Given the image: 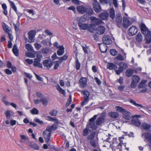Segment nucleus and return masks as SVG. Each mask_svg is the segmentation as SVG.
<instances>
[{
  "label": "nucleus",
  "mask_w": 151,
  "mask_h": 151,
  "mask_svg": "<svg viewBox=\"0 0 151 151\" xmlns=\"http://www.w3.org/2000/svg\"><path fill=\"white\" fill-rule=\"evenodd\" d=\"M90 128H91V127L87 125L86 127L83 130L82 134L84 137L87 136V140L90 141L91 144L93 147L96 148L97 146V145L96 141L94 139L96 135V132H93L91 134L88 135L89 132L91 131V130L89 129Z\"/></svg>",
  "instance_id": "nucleus-1"
},
{
  "label": "nucleus",
  "mask_w": 151,
  "mask_h": 151,
  "mask_svg": "<svg viewBox=\"0 0 151 151\" xmlns=\"http://www.w3.org/2000/svg\"><path fill=\"white\" fill-rule=\"evenodd\" d=\"M58 125L54 123L52 125L48 126L46 128V130L43 132L44 138L45 141L48 144L50 143L49 140L50 139L51 131L55 130L57 128Z\"/></svg>",
  "instance_id": "nucleus-2"
},
{
  "label": "nucleus",
  "mask_w": 151,
  "mask_h": 151,
  "mask_svg": "<svg viewBox=\"0 0 151 151\" xmlns=\"http://www.w3.org/2000/svg\"><path fill=\"white\" fill-rule=\"evenodd\" d=\"M106 116V113L104 112H102L101 114V116L98 118L96 121V125L100 126L104 123L105 122Z\"/></svg>",
  "instance_id": "nucleus-3"
},
{
  "label": "nucleus",
  "mask_w": 151,
  "mask_h": 151,
  "mask_svg": "<svg viewBox=\"0 0 151 151\" xmlns=\"http://www.w3.org/2000/svg\"><path fill=\"white\" fill-rule=\"evenodd\" d=\"M97 116V115H94L89 120V122L87 125L91 127V128L93 130H96L97 127L95 125V120Z\"/></svg>",
  "instance_id": "nucleus-4"
},
{
  "label": "nucleus",
  "mask_w": 151,
  "mask_h": 151,
  "mask_svg": "<svg viewBox=\"0 0 151 151\" xmlns=\"http://www.w3.org/2000/svg\"><path fill=\"white\" fill-rule=\"evenodd\" d=\"M102 41L104 44L105 45H109L112 43V41L110 37L108 35H104L102 38Z\"/></svg>",
  "instance_id": "nucleus-5"
},
{
  "label": "nucleus",
  "mask_w": 151,
  "mask_h": 151,
  "mask_svg": "<svg viewBox=\"0 0 151 151\" xmlns=\"http://www.w3.org/2000/svg\"><path fill=\"white\" fill-rule=\"evenodd\" d=\"M122 17L121 14L118 13L116 14V25L119 28L122 27Z\"/></svg>",
  "instance_id": "nucleus-6"
},
{
  "label": "nucleus",
  "mask_w": 151,
  "mask_h": 151,
  "mask_svg": "<svg viewBox=\"0 0 151 151\" xmlns=\"http://www.w3.org/2000/svg\"><path fill=\"white\" fill-rule=\"evenodd\" d=\"M93 5V9L96 13H98L101 11V7L98 2H94Z\"/></svg>",
  "instance_id": "nucleus-7"
},
{
  "label": "nucleus",
  "mask_w": 151,
  "mask_h": 151,
  "mask_svg": "<svg viewBox=\"0 0 151 151\" xmlns=\"http://www.w3.org/2000/svg\"><path fill=\"white\" fill-rule=\"evenodd\" d=\"M137 29L135 26H132L129 29L128 34L129 36H133L137 32Z\"/></svg>",
  "instance_id": "nucleus-8"
},
{
  "label": "nucleus",
  "mask_w": 151,
  "mask_h": 151,
  "mask_svg": "<svg viewBox=\"0 0 151 151\" xmlns=\"http://www.w3.org/2000/svg\"><path fill=\"white\" fill-rule=\"evenodd\" d=\"M91 21L92 24L95 26V25H99L102 23V20L96 18L95 17H91Z\"/></svg>",
  "instance_id": "nucleus-9"
},
{
  "label": "nucleus",
  "mask_w": 151,
  "mask_h": 151,
  "mask_svg": "<svg viewBox=\"0 0 151 151\" xmlns=\"http://www.w3.org/2000/svg\"><path fill=\"white\" fill-rule=\"evenodd\" d=\"M132 24V22L129 20L127 17H123V25L124 28H127Z\"/></svg>",
  "instance_id": "nucleus-10"
},
{
  "label": "nucleus",
  "mask_w": 151,
  "mask_h": 151,
  "mask_svg": "<svg viewBox=\"0 0 151 151\" xmlns=\"http://www.w3.org/2000/svg\"><path fill=\"white\" fill-rule=\"evenodd\" d=\"M147 32V34H145V40L146 41V43L149 44L151 43V32L149 31L148 29Z\"/></svg>",
  "instance_id": "nucleus-11"
},
{
  "label": "nucleus",
  "mask_w": 151,
  "mask_h": 151,
  "mask_svg": "<svg viewBox=\"0 0 151 151\" xmlns=\"http://www.w3.org/2000/svg\"><path fill=\"white\" fill-rule=\"evenodd\" d=\"M87 81V79L85 77H83L81 78L79 81L80 86L81 87L83 88H84L86 86Z\"/></svg>",
  "instance_id": "nucleus-12"
},
{
  "label": "nucleus",
  "mask_w": 151,
  "mask_h": 151,
  "mask_svg": "<svg viewBox=\"0 0 151 151\" xmlns=\"http://www.w3.org/2000/svg\"><path fill=\"white\" fill-rule=\"evenodd\" d=\"M58 49L57 50V54L60 56L62 55L65 52V48L63 45H59Z\"/></svg>",
  "instance_id": "nucleus-13"
},
{
  "label": "nucleus",
  "mask_w": 151,
  "mask_h": 151,
  "mask_svg": "<svg viewBox=\"0 0 151 151\" xmlns=\"http://www.w3.org/2000/svg\"><path fill=\"white\" fill-rule=\"evenodd\" d=\"M131 124L136 127L140 126L141 123L137 118H133L131 120Z\"/></svg>",
  "instance_id": "nucleus-14"
},
{
  "label": "nucleus",
  "mask_w": 151,
  "mask_h": 151,
  "mask_svg": "<svg viewBox=\"0 0 151 151\" xmlns=\"http://www.w3.org/2000/svg\"><path fill=\"white\" fill-rule=\"evenodd\" d=\"M97 31V33L99 35H101L103 34L105 31V27L102 26H99L96 29Z\"/></svg>",
  "instance_id": "nucleus-15"
},
{
  "label": "nucleus",
  "mask_w": 151,
  "mask_h": 151,
  "mask_svg": "<svg viewBox=\"0 0 151 151\" xmlns=\"http://www.w3.org/2000/svg\"><path fill=\"white\" fill-rule=\"evenodd\" d=\"M106 68L109 70H115L117 68V66L113 63H108L107 64Z\"/></svg>",
  "instance_id": "nucleus-16"
},
{
  "label": "nucleus",
  "mask_w": 151,
  "mask_h": 151,
  "mask_svg": "<svg viewBox=\"0 0 151 151\" xmlns=\"http://www.w3.org/2000/svg\"><path fill=\"white\" fill-rule=\"evenodd\" d=\"M139 27L142 33L143 34H145L148 30V28L143 23H142L140 25Z\"/></svg>",
  "instance_id": "nucleus-17"
},
{
  "label": "nucleus",
  "mask_w": 151,
  "mask_h": 151,
  "mask_svg": "<svg viewBox=\"0 0 151 151\" xmlns=\"http://www.w3.org/2000/svg\"><path fill=\"white\" fill-rule=\"evenodd\" d=\"M86 8L83 6H78L77 7L76 9L79 13L83 14L85 13Z\"/></svg>",
  "instance_id": "nucleus-18"
},
{
  "label": "nucleus",
  "mask_w": 151,
  "mask_h": 151,
  "mask_svg": "<svg viewBox=\"0 0 151 151\" xmlns=\"http://www.w3.org/2000/svg\"><path fill=\"white\" fill-rule=\"evenodd\" d=\"M49 61L48 60H45L43 61V64L45 67H47L48 69H49L52 66V62L49 63Z\"/></svg>",
  "instance_id": "nucleus-19"
},
{
  "label": "nucleus",
  "mask_w": 151,
  "mask_h": 151,
  "mask_svg": "<svg viewBox=\"0 0 151 151\" xmlns=\"http://www.w3.org/2000/svg\"><path fill=\"white\" fill-rule=\"evenodd\" d=\"M123 117L127 120H129L131 117L130 112L127 111L126 110L122 113Z\"/></svg>",
  "instance_id": "nucleus-20"
},
{
  "label": "nucleus",
  "mask_w": 151,
  "mask_h": 151,
  "mask_svg": "<svg viewBox=\"0 0 151 151\" xmlns=\"http://www.w3.org/2000/svg\"><path fill=\"white\" fill-rule=\"evenodd\" d=\"M2 27L4 30L7 34L9 33L12 32L10 28L4 23H3L2 24Z\"/></svg>",
  "instance_id": "nucleus-21"
},
{
  "label": "nucleus",
  "mask_w": 151,
  "mask_h": 151,
  "mask_svg": "<svg viewBox=\"0 0 151 151\" xmlns=\"http://www.w3.org/2000/svg\"><path fill=\"white\" fill-rule=\"evenodd\" d=\"M108 14L106 12H102L99 15V17L103 20H106L107 19Z\"/></svg>",
  "instance_id": "nucleus-22"
},
{
  "label": "nucleus",
  "mask_w": 151,
  "mask_h": 151,
  "mask_svg": "<svg viewBox=\"0 0 151 151\" xmlns=\"http://www.w3.org/2000/svg\"><path fill=\"white\" fill-rule=\"evenodd\" d=\"M109 116L114 118H117L119 116V114L116 112H110L108 114Z\"/></svg>",
  "instance_id": "nucleus-23"
},
{
  "label": "nucleus",
  "mask_w": 151,
  "mask_h": 151,
  "mask_svg": "<svg viewBox=\"0 0 151 151\" xmlns=\"http://www.w3.org/2000/svg\"><path fill=\"white\" fill-rule=\"evenodd\" d=\"M21 140L20 141L21 143L26 142L27 143L29 141V139L27 136L23 135H20Z\"/></svg>",
  "instance_id": "nucleus-24"
},
{
  "label": "nucleus",
  "mask_w": 151,
  "mask_h": 151,
  "mask_svg": "<svg viewBox=\"0 0 151 151\" xmlns=\"http://www.w3.org/2000/svg\"><path fill=\"white\" fill-rule=\"evenodd\" d=\"M141 127L144 129L147 130H149L151 127V125L149 124L144 122L141 125Z\"/></svg>",
  "instance_id": "nucleus-25"
},
{
  "label": "nucleus",
  "mask_w": 151,
  "mask_h": 151,
  "mask_svg": "<svg viewBox=\"0 0 151 151\" xmlns=\"http://www.w3.org/2000/svg\"><path fill=\"white\" fill-rule=\"evenodd\" d=\"M19 18L17 20L16 24H15L14 23H13V25L14 27V29L16 32H18L19 30V27L20 26V23L19 21Z\"/></svg>",
  "instance_id": "nucleus-26"
},
{
  "label": "nucleus",
  "mask_w": 151,
  "mask_h": 151,
  "mask_svg": "<svg viewBox=\"0 0 151 151\" xmlns=\"http://www.w3.org/2000/svg\"><path fill=\"white\" fill-rule=\"evenodd\" d=\"M85 13L87 14L91 15L94 13V12L91 7L90 6H88L86 8Z\"/></svg>",
  "instance_id": "nucleus-27"
},
{
  "label": "nucleus",
  "mask_w": 151,
  "mask_h": 151,
  "mask_svg": "<svg viewBox=\"0 0 151 151\" xmlns=\"http://www.w3.org/2000/svg\"><path fill=\"white\" fill-rule=\"evenodd\" d=\"M12 51L14 55L17 56L19 55V50L16 45H14L13 46Z\"/></svg>",
  "instance_id": "nucleus-28"
},
{
  "label": "nucleus",
  "mask_w": 151,
  "mask_h": 151,
  "mask_svg": "<svg viewBox=\"0 0 151 151\" xmlns=\"http://www.w3.org/2000/svg\"><path fill=\"white\" fill-rule=\"evenodd\" d=\"M78 25L80 29L84 30L86 29L88 27V25L87 24L78 23Z\"/></svg>",
  "instance_id": "nucleus-29"
},
{
  "label": "nucleus",
  "mask_w": 151,
  "mask_h": 151,
  "mask_svg": "<svg viewBox=\"0 0 151 151\" xmlns=\"http://www.w3.org/2000/svg\"><path fill=\"white\" fill-rule=\"evenodd\" d=\"M81 92L84 95V99L88 100L89 96V92L88 91L83 90L81 91Z\"/></svg>",
  "instance_id": "nucleus-30"
},
{
  "label": "nucleus",
  "mask_w": 151,
  "mask_h": 151,
  "mask_svg": "<svg viewBox=\"0 0 151 151\" xmlns=\"http://www.w3.org/2000/svg\"><path fill=\"white\" fill-rule=\"evenodd\" d=\"M144 134L145 138L151 144V133L149 132H146L144 133Z\"/></svg>",
  "instance_id": "nucleus-31"
},
{
  "label": "nucleus",
  "mask_w": 151,
  "mask_h": 151,
  "mask_svg": "<svg viewBox=\"0 0 151 151\" xmlns=\"http://www.w3.org/2000/svg\"><path fill=\"white\" fill-rule=\"evenodd\" d=\"M87 18L86 17L83 16L80 18H77V20L78 21V23H83L86 20Z\"/></svg>",
  "instance_id": "nucleus-32"
},
{
  "label": "nucleus",
  "mask_w": 151,
  "mask_h": 151,
  "mask_svg": "<svg viewBox=\"0 0 151 151\" xmlns=\"http://www.w3.org/2000/svg\"><path fill=\"white\" fill-rule=\"evenodd\" d=\"M146 82V80H143L141 81L138 86V88L140 89L142 88L146 87L145 83Z\"/></svg>",
  "instance_id": "nucleus-33"
},
{
  "label": "nucleus",
  "mask_w": 151,
  "mask_h": 151,
  "mask_svg": "<svg viewBox=\"0 0 151 151\" xmlns=\"http://www.w3.org/2000/svg\"><path fill=\"white\" fill-rule=\"evenodd\" d=\"M134 69H128L126 70L125 74L126 76L127 77H131L133 74Z\"/></svg>",
  "instance_id": "nucleus-34"
},
{
  "label": "nucleus",
  "mask_w": 151,
  "mask_h": 151,
  "mask_svg": "<svg viewBox=\"0 0 151 151\" xmlns=\"http://www.w3.org/2000/svg\"><path fill=\"white\" fill-rule=\"evenodd\" d=\"M99 48L100 51L102 53H105L107 51V46L104 44L102 45L99 46Z\"/></svg>",
  "instance_id": "nucleus-35"
},
{
  "label": "nucleus",
  "mask_w": 151,
  "mask_h": 151,
  "mask_svg": "<svg viewBox=\"0 0 151 151\" xmlns=\"http://www.w3.org/2000/svg\"><path fill=\"white\" fill-rule=\"evenodd\" d=\"M110 17L112 19H114L115 16V11L113 8H111L109 11Z\"/></svg>",
  "instance_id": "nucleus-36"
},
{
  "label": "nucleus",
  "mask_w": 151,
  "mask_h": 151,
  "mask_svg": "<svg viewBox=\"0 0 151 151\" xmlns=\"http://www.w3.org/2000/svg\"><path fill=\"white\" fill-rule=\"evenodd\" d=\"M88 30V31L91 32H93L95 31L96 29L95 26L93 24H91L87 28Z\"/></svg>",
  "instance_id": "nucleus-37"
},
{
  "label": "nucleus",
  "mask_w": 151,
  "mask_h": 151,
  "mask_svg": "<svg viewBox=\"0 0 151 151\" xmlns=\"http://www.w3.org/2000/svg\"><path fill=\"white\" fill-rule=\"evenodd\" d=\"M129 101L132 104L134 105L135 106H137V107L139 106V107H140L141 108H145V107L144 106H143L141 104H139L136 103L132 99H131Z\"/></svg>",
  "instance_id": "nucleus-38"
},
{
  "label": "nucleus",
  "mask_w": 151,
  "mask_h": 151,
  "mask_svg": "<svg viewBox=\"0 0 151 151\" xmlns=\"http://www.w3.org/2000/svg\"><path fill=\"white\" fill-rule=\"evenodd\" d=\"M140 80V78L138 76L134 75L132 76V81L137 83Z\"/></svg>",
  "instance_id": "nucleus-39"
},
{
  "label": "nucleus",
  "mask_w": 151,
  "mask_h": 151,
  "mask_svg": "<svg viewBox=\"0 0 151 151\" xmlns=\"http://www.w3.org/2000/svg\"><path fill=\"white\" fill-rule=\"evenodd\" d=\"M68 58V56L66 54L64 55L62 57H59V61L60 63H62L63 60H66Z\"/></svg>",
  "instance_id": "nucleus-40"
},
{
  "label": "nucleus",
  "mask_w": 151,
  "mask_h": 151,
  "mask_svg": "<svg viewBox=\"0 0 151 151\" xmlns=\"http://www.w3.org/2000/svg\"><path fill=\"white\" fill-rule=\"evenodd\" d=\"M136 39L138 42H140L142 41V37L141 34L140 33H139L136 37Z\"/></svg>",
  "instance_id": "nucleus-41"
},
{
  "label": "nucleus",
  "mask_w": 151,
  "mask_h": 151,
  "mask_svg": "<svg viewBox=\"0 0 151 151\" xmlns=\"http://www.w3.org/2000/svg\"><path fill=\"white\" fill-rule=\"evenodd\" d=\"M25 48L29 51L32 52L33 50V47L31 45L29 44H27L25 46Z\"/></svg>",
  "instance_id": "nucleus-42"
},
{
  "label": "nucleus",
  "mask_w": 151,
  "mask_h": 151,
  "mask_svg": "<svg viewBox=\"0 0 151 151\" xmlns=\"http://www.w3.org/2000/svg\"><path fill=\"white\" fill-rule=\"evenodd\" d=\"M119 66L123 68V70H124V69H126L128 67L127 64L123 62H120L119 64Z\"/></svg>",
  "instance_id": "nucleus-43"
},
{
  "label": "nucleus",
  "mask_w": 151,
  "mask_h": 151,
  "mask_svg": "<svg viewBox=\"0 0 151 151\" xmlns=\"http://www.w3.org/2000/svg\"><path fill=\"white\" fill-rule=\"evenodd\" d=\"M57 89L60 93L63 94L64 96L65 95V91L60 86H59L57 88Z\"/></svg>",
  "instance_id": "nucleus-44"
},
{
  "label": "nucleus",
  "mask_w": 151,
  "mask_h": 151,
  "mask_svg": "<svg viewBox=\"0 0 151 151\" xmlns=\"http://www.w3.org/2000/svg\"><path fill=\"white\" fill-rule=\"evenodd\" d=\"M36 32V31L34 30L30 31L28 33V37H34Z\"/></svg>",
  "instance_id": "nucleus-45"
},
{
  "label": "nucleus",
  "mask_w": 151,
  "mask_h": 151,
  "mask_svg": "<svg viewBox=\"0 0 151 151\" xmlns=\"http://www.w3.org/2000/svg\"><path fill=\"white\" fill-rule=\"evenodd\" d=\"M118 68V70L116 69L115 70V73L117 75L120 74L121 73H122L123 71V68L122 67L119 66Z\"/></svg>",
  "instance_id": "nucleus-46"
},
{
  "label": "nucleus",
  "mask_w": 151,
  "mask_h": 151,
  "mask_svg": "<svg viewBox=\"0 0 151 151\" xmlns=\"http://www.w3.org/2000/svg\"><path fill=\"white\" fill-rule=\"evenodd\" d=\"M11 7L14 11L17 13V8L15 6L14 3L12 1H9Z\"/></svg>",
  "instance_id": "nucleus-47"
},
{
  "label": "nucleus",
  "mask_w": 151,
  "mask_h": 151,
  "mask_svg": "<svg viewBox=\"0 0 151 151\" xmlns=\"http://www.w3.org/2000/svg\"><path fill=\"white\" fill-rule=\"evenodd\" d=\"M81 64L77 58L76 61V68L77 70H79L80 68Z\"/></svg>",
  "instance_id": "nucleus-48"
},
{
  "label": "nucleus",
  "mask_w": 151,
  "mask_h": 151,
  "mask_svg": "<svg viewBox=\"0 0 151 151\" xmlns=\"http://www.w3.org/2000/svg\"><path fill=\"white\" fill-rule=\"evenodd\" d=\"M110 53L111 55L115 56L117 54V51L115 49H111L110 50Z\"/></svg>",
  "instance_id": "nucleus-49"
},
{
  "label": "nucleus",
  "mask_w": 151,
  "mask_h": 151,
  "mask_svg": "<svg viewBox=\"0 0 151 151\" xmlns=\"http://www.w3.org/2000/svg\"><path fill=\"white\" fill-rule=\"evenodd\" d=\"M57 114V111L55 109L51 110L49 112V114L52 116H56Z\"/></svg>",
  "instance_id": "nucleus-50"
},
{
  "label": "nucleus",
  "mask_w": 151,
  "mask_h": 151,
  "mask_svg": "<svg viewBox=\"0 0 151 151\" xmlns=\"http://www.w3.org/2000/svg\"><path fill=\"white\" fill-rule=\"evenodd\" d=\"M40 102H42L43 105H46L47 103V101L45 98H42L40 99Z\"/></svg>",
  "instance_id": "nucleus-51"
},
{
  "label": "nucleus",
  "mask_w": 151,
  "mask_h": 151,
  "mask_svg": "<svg viewBox=\"0 0 151 151\" xmlns=\"http://www.w3.org/2000/svg\"><path fill=\"white\" fill-rule=\"evenodd\" d=\"M31 113L32 114H37L39 113L38 110L35 108H33L30 110Z\"/></svg>",
  "instance_id": "nucleus-52"
},
{
  "label": "nucleus",
  "mask_w": 151,
  "mask_h": 151,
  "mask_svg": "<svg viewBox=\"0 0 151 151\" xmlns=\"http://www.w3.org/2000/svg\"><path fill=\"white\" fill-rule=\"evenodd\" d=\"M31 147L36 150H38L39 149V147L35 143L31 145Z\"/></svg>",
  "instance_id": "nucleus-53"
},
{
  "label": "nucleus",
  "mask_w": 151,
  "mask_h": 151,
  "mask_svg": "<svg viewBox=\"0 0 151 151\" xmlns=\"http://www.w3.org/2000/svg\"><path fill=\"white\" fill-rule=\"evenodd\" d=\"M6 96H4L3 97L2 99V101L7 106L10 105V103L6 101Z\"/></svg>",
  "instance_id": "nucleus-54"
},
{
  "label": "nucleus",
  "mask_w": 151,
  "mask_h": 151,
  "mask_svg": "<svg viewBox=\"0 0 151 151\" xmlns=\"http://www.w3.org/2000/svg\"><path fill=\"white\" fill-rule=\"evenodd\" d=\"M116 111L119 112L123 113L124 111H125V109H123L122 107L119 106H117L116 107Z\"/></svg>",
  "instance_id": "nucleus-55"
},
{
  "label": "nucleus",
  "mask_w": 151,
  "mask_h": 151,
  "mask_svg": "<svg viewBox=\"0 0 151 151\" xmlns=\"http://www.w3.org/2000/svg\"><path fill=\"white\" fill-rule=\"evenodd\" d=\"M85 47H84L83 46H82L83 50L84 51V53H85V54H88V52L87 50V49H88L89 47L87 46L86 44L85 45Z\"/></svg>",
  "instance_id": "nucleus-56"
},
{
  "label": "nucleus",
  "mask_w": 151,
  "mask_h": 151,
  "mask_svg": "<svg viewBox=\"0 0 151 151\" xmlns=\"http://www.w3.org/2000/svg\"><path fill=\"white\" fill-rule=\"evenodd\" d=\"M59 61H56L54 62V69L55 70L57 69L58 68L59 66Z\"/></svg>",
  "instance_id": "nucleus-57"
},
{
  "label": "nucleus",
  "mask_w": 151,
  "mask_h": 151,
  "mask_svg": "<svg viewBox=\"0 0 151 151\" xmlns=\"http://www.w3.org/2000/svg\"><path fill=\"white\" fill-rule=\"evenodd\" d=\"M116 58L118 60L123 61L124 60V57L122 55L120 54H118L116 57Z\"/></svg>",
  "instance_id": "nucleus-58"
},
{
  "label": "nucleus",
  "mask_w": 151,
  "mask_h": 151,
  "mask_svg": "<svg viewBox=\"0 0 151 151\" xmlns=\"http://www.w3.org/2000/svg\"><path fill=\"white\" fill-rule=\"evenodd\" d=\"M41 50L42 53H43L45 54H47L50 51L49 49L47 47H46L45 48H42L41 49Z\"/></svg>",
  "instance_id": "nucleus-59"
},
{
  "label": "nucleus",
  "mask_w": 151,
  "mask_h": 151,
  "mask_svg": "<svg viewBox=\"0 0 151 151\" xmlns=\"http://www.w3.org/2000/svg\"><path fill=\"white\" fill-rule=\"evenodd\" d=\"M50 121L55 122L54 123L56 124V125H58L59 123V121L56 117H52L51 118Z\"/></svg>",
  "instance_id": "nucleus-60"
},
{
  "label": "nucleus",
  "mask_w": 151,
  "mask_h": 151,
  "mask_svg": "<svg viewBox=\"0 0 151 151\" xmlns=\"http://www.w3.org/2000/svg\"><path fill=\"white\" fill-rule=\"evenodd\" d=\"M59 57L57 56L56 55V52H55L51 57V58L53 60L57 59H58L59 60Z\"/></svg>",
  "instance_id": "nucleus-61"
},
{
  "label": "nucleus",
  "mask_w": 151,
  "mask_h": 151,
  "mask_svg": "<svg viewBox=\"0 0 151 151\" xmlns=\"http://www.w3.org/2000/svg\"><path fill=\"white\" fill-rule=\"evenodd\" d=\"M34 37H28V42L29 43L33 42H34Z\"/></svg>",
  "instance_id": "nucleus-62"
},
{
  "label": "nucleus",
  "mask_w": 151,
  "mask_h": 151,
  "mask_svg": "<svg viewBox=\"0 0 151 151\" xmlns=\"http://www.w3.org/2000/svg\"><path fill=\"white\" fill-rule=\"evenodd\" d=\"M6 66L8 68H11L12 67V63L9 61H7L6 63Z\"/></svg>",
  "instance_id": "nucleus-63"
},
{
  "label": "nucleus",
  "mask_w": 151,
  "mask_h": 151,
  "mask_svg": "<svg viewBox=\"0 0 151 151\" xmlns=\"http://www.w3.org/2000/svg\"><path fill=\"white\" fill-rule=\"evenodd\" d=\"M35 46V48L39 50L40 49L41 47V45L37 43H35L34 44Z\"/></svg>",
  "instance_id": "nucleus-64"
}]
</instances>
